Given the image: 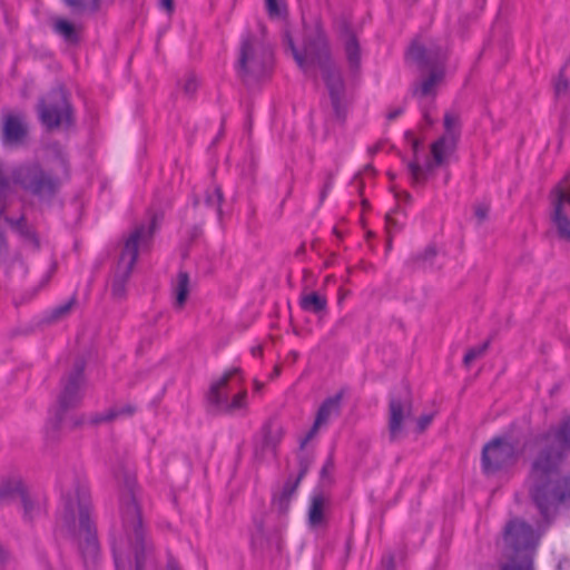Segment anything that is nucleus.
<instances>
[{"label":"nucleus","mask_w":570,"mask_h":570,"mask_svg":"<svg viewBox=\"0 0 570 570\" xmlns=\"http://www.w3.org/2000/svg\"><path fill=\"white\" fill-rule=\"evenodd\" d=\"M538 441L542 445L530 461L525 488L541 519L550 524L561 507L570 508V473H562L570 452V415Z\"/></svg>","instance_id":"f257e3e1"},{"label":"nucleus","mask_w":570,"mask_h":570,"mask_svg":"<svg viewBox=\"0 0 570 570\" xmlns=\"http://www.w3.org/2000/svg\"><path fill=\"white\" fill-rule=\"evenodd\" d=\"M120 483L119 527L112 532V553L117 570H126L135 562V570H144L147 558L154 550L153 541L144 522L141 507L136 498L137 481L134 473L120 464L115 472Z\"/></svg>","instance_id":"f03ea898"},{"label":"nucleus","mask_w":570,"mask_h":570,"mask_svg":"<svg viewBox=\"0 0 570 570\" xmlns=\"http://www.w3.org/2000/svg\"><path fill=\"white\" fill-rule=\"evenodd\" d=\"M62 512L61 519L73 544L83 561L86 568L95 566L100 553L97 528L91 520V497L86 484L78 480L75 482L73 492H61Z\"/></svg>","instance_id":"7ed1b4c3"},{"label":"nucleus","mask_w":570,"mask_h":570,"mask_svg":"<svg viewBox=\"0 0 570 570\" xmlns=\"http://www.w3.org/2000/svg\"><path fill=\"white\" fill-rule=\"evenodd\" d=\"M302 53L306 59V67L301 69L309 76H315V67L320 69L334 116L340 122H344L347 116L346 85L341 68L332 59L326 36L321 29L306 37Z\"/></svg>","instance_id":"20e7f679"},{"label":"nucleus","mask_w":570,"mask_h":570,"mask_svg":"<svg viewBox=\"0 0 570 570\" xmlns=\"http://www.w3.org/2000/svg\"><path fill=\"white\" fill-rule=\"evenodd\" d=\"M163 220V214L153 213L148 225L140 223L125 238L117 268L111 283V295L116 299L126 296V284L137 263L139 248L148 247Z\"/></svg>","instance_id":"39448f33"},{"label":"nucleus","mask_w":570,"mask_h":570,"mask_svg":"<svg viewBox=\"0 0 570 570\" xmlns=\"http://www.w3.org/2000/svg\"><path fill=\"white\" fill-rule=\"evenodd\" d=\"M406 56L415 62L421 71H429V75L422 81L413 85L412 94L420 97L435 96L436 87L445 77L449 59L448 47L436 41L424 45L413 40Z\"/></svg>","instance_id":"423d86ee"},{"label":"nucleus","mask_w":570,"mask_h":570,"mask_svg":"<svg viewBox=\"0 0 570 570\" xmlns=\"http://www.w3.org/2000/svg\"><path fill=\"white\" fill-rule=\"evenodd\" d=\"M86 364L87 362L82 356L76 357L70 371L61 377V392L58 395L57 407L47 430V434L51 439H57L67 412L81 404L82 389L86 385Z\"/></svg>","instance_id":"0eeeda50"},{"label":"nucleus","mask_w":570,"mask_h":570,"mask_svg":"<svg viewBox=\"0 0 570 570\" xmlns=\"http://www.w3.org/2000/svg\"><path fill=\"white\" fill-rule=\"evenodd\" d=\"M274 61L273 50L253 33H247L240 42L236 62L237 76L244 83L257 81L267 76Z\"/></svg>","instance_id":"6e6552de"},{"label":"nucleus","mask_w":570,"mask_h":570,"mask_svg":"<svg viewBox=\"0 0 570 570\" xmlns=\"http://www.w3.org/2000/svg\"><path fill=\"white\" fill-rule=\"evenodd\" d=\"M12 180L24 191L46 203H51L61 187L60 178L45 170L37 163L14 169Z\"/></svg>","instance_id":"1a4fd4ad"},{"label":"nucleus","mask_w":570,"mask_h":570,"mask_svg":"<svg viewBox=\"0 0 570 570\" xmlns=\"http://www.w3.org/2000/svg\"><path fill=\"white\" fill-rule=\"evenodd\" d=\"M37 112L39 120L48 130L70 128L75 125L73 108L62 86L52 88L39 99Z\"/></svg>","instance_id":"9d476101"},{"label":"nucleus","mask_w":570,"mask_h":570,"mask_svg":"<svg viewBox=\"0 0 570 570\" xmlns=\"http://www.w3.org/2000/svg\"><path fill=\"white\" fill-rule=\"evenodd\" d=\"M518 441H512L508 434L490 440L482 448L481 468L490 475L513 466L519 459Z\"/></svg>","instance_id":"9b49d317"},{"label":"nucleus","mask_w":570,"mask_h":570,"mask_svg":"<svg viewBox=\"0 0 570 570\" xmlns=\"http://www.w3.org/2000/svg\"><path fill=\"white\" fill-rule=\"evenodd\" d=\"M503 541L505 547L514 553L510 558H517L518 560L521 556L532 557V551L537 544L533 528L519 518L507 522L503 530Z\"/></svg>","instance_id":"f8f14e48"},{"label":"nucleus","mask_w":570,"mask_h":570,"mask_svg":"<svg viewBox=\"0 0 570 570\" xmlns=\"http://www.w3.org/2000/svg\"><path fill=\"white\" fill-rule=\"evenodd\" d=\"M552 204L551 222L557 228L559 238L570 242V218L564 206L570 207V171L550 191Z\"/></svg>","instance_id":"ddd939ff"},{"label":"nucleus","mask_w":570,"mask_h":570,"mask_svg":"<svg viewBox=\"0 0 570 570\" xmlns=\"http://www.w3.org/2000/svg\"><path fill=\"white\" fill-rule=\"evenodd\" d=\"M412 416V396L409 385L400 394H391L389 400L387 431L391 442H396L404 434V422Z\"/></svg>","instance_id":"4468645a"},{"label":"nucleus","mask_w":570,"mask_h":570,"mask_svg":"<svg viewBox=\"0 0 570 570\" xmlns=\"http://www.w3.org/2000/svg\"><path fill=\"white\" fill-rule=\"evenodd\" d=\"M453 155L451 151H446L444 148L432 144L431 145V159H428L424 167L419 163V159H412L407 164V169L411 175L413 185L424 184L428 175L433 173L435 168L443 167L449 164V158Z\"/></svg>","instance_id":"2eb2a0df"},{"label":"nucleus","mask_w":570,"mask_h":570,"mask_svg":"<svg viewBox=\"0 0 570 570\" xmlns=\"http://www.w3.org/2000/svg\"><path fill=\"white\" fill-rule=\"evenodd\" d=\"M240 372L239 367H233L210 385L206 394L208 411L210 413H225V403H229L230 401L226 390L228 382L232 377L239 375Z\"/></svg>","instance_id":"dca6fc26"},{"label":"nucleus","mask_w":570,"mask_h":570,"mask_svg":"<svg viewBox=\"0 0 570 570\" xmlns=\"http://www.w3.org/2000/svg\"><path fill=\"white\" fill-rule=\"evenodd\" d=\"M444 134L433 144L446 151L455 153L461 136L460 117L453 112H445L443 118Z\"/></svg>","instance_id":"f3484780"},{"label":"nucleus","mask_w":570,"mask_h":570,"mask_svg":"<svg viewBox=\"0 0 570 570\" xmlns=\"http://www.w3.org/2000/svg\"><path fill=\"white\" fill-rule=\"evenodd\" d=\"M28 135V128L19 116L6 115L2 121V144L17 146L23 142Z\"/></svg>","instance_id":"a211bd4d"},{"label":"nucleus","mask_w":570,"mask_h":570,"mask_svg":"<svg viewBox=\"0 0 570 570\" xmlns=\"http://www.w3.org/2000/svg\"><path fill=\"white\" fill-rule=\"evenodd\" d=\"M342 33L345 36V53L351 72L356 73L361 67V48L356 35L350 24L344 22Z\"/></svg>","instance_id":"6ab92c4d"},{"label":"nucleus","mask_w":570,"mask_h":570,"mask_svg":"<svg viewBox=\"0 0 570 570\" xmlns=\"http://www.w3.org/2000/svg\"><path fill=\"white\" fill-rule=\"evenodd\" d=\"M330 508V498L323 492L314 493L311 497L308 507V523L312 528L326 524V511Z\"/></svg>","instance_id":"aec40b11"},{"label":"nucleus","mask_w":570,"mask_h":570,"mask_svg":"<svg viewBox=\"0 0 570 570\" xmlns=\"http://www.w3.org/2000/svg\"><path fill=\"white\" fill-rule=\"evenodd\" d=\"M301 481L297 479H288L282 490L275 493L273 497L272 504L278 511L279 514H286L289 509L291 500L296 492Z\"/></svg>","instance_id":"412c9836"},{"label":"nucleus","mask_w":570,"mask_h":570,"mask_svg":"<svg viewBox=\"0 0 570 570\" xmlns=\"http://www.w3.org/2000/svg\"><path fill=\"white\" fill-rule=\"evenodd\" d=\"M342 399L343 391H340L335 395L330 396L323 401L316 413V425L326 424L332 414H340Z\"/></svg>","instance_id":"4be33fe9"},{"label":"nucleus","mask_w":570,"mask_h":570,"mask_svg":"<svg viewBox=\"0 0 570 570\" xmlns=\"http://www.w3.org/2000/svg\"><path fill=\"white\" fill-rule=\"evenodd\" d=\"M56 33L61 36L68 45H78L80 42V28L76 27L67 19H57L53 24Z\"/></svg>","instance_id":"5701e85b"},{"label":"nucleus","mask_w":570,"mask_h":570,"mask_svg":"<svg viewBox=\"0 0 570 570\" xmlns=\"http://www.w3.org/2000/svg\"><path fill=\"white\" fill-rule=\"evenodd\" d=\"M284 435L283 426L276 423L275 421H268L263 426V443L264 448L271 449L273 451L276 450L277 445L282 441Z\"/></svg>","instance_id":"b1692460"},{"label":"nucleus","mask_w":570,"mask_h":570,"mask_svg":"<svg viewBox=\"0 0 570 570\" xmlns=\"http://www.w3.org/2000/svg\"><path fill=\"white\" fill-rule=\"evenodd\" d=\"M4 222L19 234L22 238L35 243L39 246V240L35 229L27 223L26 216L22 215L18 219L6 216Z\"/></svg>","instance_id":"393cba45"},{"label":"nucleus","mask_w":570,"mask_h":570,"mask_svg":"<svg viewBox=\"0 0 570 570\" xmlns=\"http://www.w3.org/2000/svg\"><path fill=\"white\" fill-rule=\"evenodd\" d=\"M301 308L314 314H320L326 311L327 299L325 296L320 295L316 292L303 295L299 301Z\"/></svg>","instance_id":"a878e982"},{"label":"nucleus","mask_w":570,"mask_h":570,"mask_svg":"<svg viewBox=\"0 0 570 570\" xmlns=\"http://www.w3.org/2000/svg\"><path fill=\"white\" fill-rule=\"evenodd\" d=\"M72 13L78 16L95 14L100 10L101 0H63Z\"/></svg>","instance_id":"bb28decb"},{"label":"nucleus","mask_w":570,"mask_h":570,"mask_svg":"<svg viewBox=\"0 0 570 570\" xmlns=\"http://www.w3.org/2000/svg\"><path fill=\"white\" fill-rule=\"evenodd\" d=\"M569 62H567L559 71L554 80V95L557 98H570V75H568Z\"/></svg>","instance_id":"cd10ccee"},{"label":"nucleus","mask_w":570,"mask_h":570,"mask_svg":"<svg viewBox=\"0 0 570 570\" xmlns=\"http://www.w3.org/2000/svg\"><path fill=\"white\" fill-rule=\"evenodd\" d=\"M189 294V275L187 272L178 273V282L175 287L176 302L175 305L177 307H183L187 301Z\"/></svg>","instance_id":"c85d7f7f"},{"label":"nucleus","mask_w":570,"mask_h":570,"mask_svg":"<svg viewBox=\"0 0 570 570\" xmlns=\"http://www.w3.org/2000/svg\"><path fill=\"white\" fill-rule=\"evenodd\" d=\"M438 255V247L435 244H430L422 253H417L411 258V263L417 267L432 266Z\"/></svg>","instance_id":"c756f323"},{"label":"nucleus","mask_w":570,"mask_h":570,"mask_svg":"<svg viewBox=\"0 0 570 570\" xmlns=\"http://www.w3.org/2000/svg\"><path fill=\"white\" fill-rule=\"evenodd\" d=\"M23 484L20 480H3L0 482V503L19 495Z\"/></svg>","instance_id":"7c9ffc66"},{"label":"nucleus","mask_w":570,"mask_h":570,"mask_svg":"<svg viewBox=\"0 0 570 570\" xmlns=\"http://www.w3.org/2000/svg\"><path fill=\"white\" fill-rule=\"evenodd\" d=\"M19 497L23 508V518L26 521L31 523L33 519L40 513V508L36 505L35 502L30 499L24 487L20 491Z\"/></svg>","instance_id":"2f4dec72"},{"label":"nucleus","mask_w":570,"mask_h":570,"mask_svg":"<svg viewBox=\"0 0 570 570\" xmlns=\"http://www.w3.org/2000/svg\"><path fill=\"white\" fill-rule=\"evenodd\" d=\"M224 200V194L220 187L216 186L213 191L206 193L205 203L207 206L215 208L219 218L223 216L222 204Z\"/></svg>","instance_id":"473e14b6"},{"label":"nucleus","mask_w":570,"mask_h":570,"mask_svg":"<svg viewBox=\"0 0 570 570\" xmlns=\"http://www.w3.org/2000/svg\"><path fill=\"white\" fill-rule=\"evenodd\" d=\"M500 570H534L532 557L521 556L519 560L510 558V561L504 563Z\"/></svg>","instance_id":"72a5a7b5"},{"label":"nucleus","mask_w":570,"mask_h":570,"mask_svg":"<svg viewBox=\"0 0 570 570\" xmlns=\"http://www.w3.org/2000/svg\"><path fill=\"white\" fill-rule=\"evenodd\" d=\"M283 42L286 46V48L288 50H291L292 56H293L294 60L296 61V63L298 65V67L299 68H305L306 67V59L303 56L302 51H299L296 48V46L294 43V40H293V38L291 36V32L288 30H285L284 33H283Z\"/></svg>","instance_id":"f704fd0d"},{"label":"nucleus","mask_w":570,"mask_h":570,"mask_svg":"<svg viewBox=\"0 0 570 570\" xmlns=\"http://www.w3.org/2000/svg\"><path fill=\"white\" fill-rule=\"evenodd\" d=\"M76 303V297H71L68 302L55 307L48 318V322H56L68 315Z\"/></svg>","instance_id":"c9c22d12"},{"label":"nucleus","mask_w":570,"mask_h":570,"mask_svg":"<svg viewBox=\"0 0 570 570\" xmlns=\"http://www.w3.org/2000/svg\"><path fill=\"white\" fill-rule=\"evenodd\" d=\"M489 346L490 340H487L482 345L470 348L463 357V364L465 366H470L474 360H476L478 357L482 356L485 353Z\"/></svg>","instance_id":"e433bc0d"},{"label":"nucleus","mask_w":570,"mask_h":570,"mask_svg":"<svg viewBox=\"0 0 570 570\" xmlns=\"http://www.w3.org/2000/svg\"><path fill=\"white\" fill-rule=\"evenodd\" d=\"M246 397L247 391L243 390L238 394H236L229 403H225V413H233L236 410L243 409L246 406Z\"/></svg>","instance_id":"4c0bfd02"},{"label":"nucleus","mask_w":570,"mask_h":570,"mask_svg":"<svg viewBox=\"0 0 570 570\" xmlns=\"http://www.w3.org/2000/svg\"><path fill=\"white\" fill-rule=\"evenodd\" d=\"M312 462H313L312 455H309V454H301V455H298V468H299V471H298V474H297V476L295 479H297L298 481H302L303 478L308 472V470H309V468L312 465Z\"/></svg>","instance_id":"58836bf2"},{"label":"nucleus","mask_w":570,"mask_h":570,"mask_svg":"<svg viewBox=\"0 0 570 570\" xmlns=\"http://www.w3.org/2000/svg\"><path fill=\"white\" fill-rule=\"evenodd\" d=\"M265 543H266V540L264 537L263 523L257 522L256 531L252 534V544L256 548L264 549Z\"/></svg>","instance_id":"ea45409f"},{"label":"nucleus","mask_w":570,"mask_h":570,"mask_svg":"<svg viewBox=\"0 0 570 570\" xmlns=\"http://www.w3.org/2000/svg\"><path fill=\"white\" fill-rule=\"evenodd\" d=\"M115 420V413L110 411V409L108 411H106L105 413H97V414H94L90 419H89V423L92 424V425H99L101 423H107V422H111Z\"/></svg>","instance_id":"a19ab883"},{"label":"nucleus","mask_w":570,"mask_h":570,"mask_svg":"<svg viewBox=\"0 0 570 570\" xmlns=\"http://www.w3.org/2000/svg\"><path fill=\"white\" fill-rule=\"evenodd\" d=\"M266 10L271 18H279L285 10L278 3V0H265Z\"/></svg>","instance_id":"79ce46f5"},{"label":"nucleus","mask_w":570,"mask_h":570,"mask_svg":"<svg viewBox=\"0 0 570 570\" xmlns=\"http://www.w3.org/2000/svg\"><path fill=\"white\" fill-rule=\"evenodd\" d=\"M10 189V180L0 168V203L6 202Z\"/></svg>","instance_id":"37998d69"},{"label":"nucleus","mask_w":570,"mask_h":570,"mask_svg":"<svg viewBox=\"0 0 570 570\" xmlns=\"http://www.w3.org/2000/svg\"><path fill=\"white\" fill-rule=\"evenodd\" d=\"M334 470V459L333 454H330L323 468L321 469L320 476L322 481L328 480L331 482L330 475Z\"/></svg>","instance_id":"c03bdc74"},{"label":"nucleus","mask_w":570,"mask_h":570,"mask_svg":"<svg viewBox=\"0 0 570 570\" xmlns=\"http://www.w3.org/2000/svg\"><path fill=\"white\" fill-rule=\"evenodd\" d=\"M110 411L115 413V419H117L119 416H131L136 412V407L131 404H126L111 407Z\"/></svg>","instance_id":"a18cd8bd"},{"label":"nucleus","mask_w":570,"mask_h":570,"mask_svg":"<svg viewBox=\"0 0 570 570\" xmlns=\"http://www.w3.org/2000/svg\"><path fill=\"white\" fill-rule=\"evenodd\" d=\"M433 417H434V413L422 414L416 420V432L423 433L428 429V426L431 424V422L433 421Z\"/></svg>","instance_id":"49530a36"},{"label":"nucleus","mask_w":570,"mask_h":570,"mask_svg":"<svg viewBox=\"0 0 570 570\" xmlns=\"http://www.w3.org/2000/svg\"><path fill=\"white\" fill-rule=\"evenodd\" d=\"M197 88H198L197 79L194 75H190L184 85V88H183L184 92L187 96L191 97L196 92Z\"/></svg>","instance_id":"de8ad7c7"},{"label":"nucleus","mask_w":570,"mask_h":570,"mask_svg":"<svg viewBox=\"0 0 570 570\" xmlns=\"http://www.w3.org/2000/svg\"><path fill=\"white\" fill-rule=\"evenodd\" d=\"M490 210V206L488 204H478L474 207V215L478 218L479 223H483L488 218V214Z\"/></svg>","instance_id":"09e8293b"},{"label":"nucleus","mask_w":570,"mask_h":570,"mask_svg":"<svg viewBox=\"0 0 570 570\" xmlns=\"http://www.w3.org/2000/svg\"><path fill=\"white\" fill-rule=\"evenodd\" d=\"M380 570H395V557L393 553L383 556Z\"/></svg>","instance_id":"8fccbe9b"},{"label":"nucleus","mask_w":570,"mask_h":570,"mask_svg":"<svg viewBox=\"0 0 570 570\" xmlns=\"http://www.w3.org/2000/svg\"><path fill=\"white\" fill-rule=\"evenodd\" d=\"M385 226L387 234H391L396 230H401L402 226L397 223L396 219L392 217L391 214H386L385 216Z\"/></svg>","instance_id":"3c124183"},{"label":"nucleus","mask_w":570,"mask_h":570,"mask_svg":"<svg viewBox=\"0 0 570 570\" xmlns=\"http://www.w3.org/2000/svg\"><path fill=\"white\" fill-rule=\"evenodd\" d=\"M321 425H316V422L314 421V424L313 426L311 428V430L307 432V434L305 435V438L301 441V444H299V449L303 450L306 444L315 436V434L317 433L318 429H320Z\"/></svg>","instance_id":"603ef678"},{"label":"nucleus","mask_w":570,"mask_h":570,"mask_svg":"<svg viewBox=\"0 0 570 570\" xmlns=\"http://www.w3.org/2000/svg\"><path fill=\"white\" fill-rule=\"evenodd\" d=\"M56 157L65 173L66 176H69V161L66 155L61 150H57Z\"/></svg>","instance_id":"864d4df0"},{"label":"nucleus","mask_w":570,"mask_h":570,"mask_svg":"<svg viewBox=\"0 0 570 570\" xmlns=\"http://www.w3.org/2000/svg\"><path fill=\"white\" fill-rule=\"evenodd\" d=\"M10 560V552L0 543V568H3Z\"/></svg>","instance_id":"5fc2aeb1"},{"label":"nucleus","mask_w":570,"mask_h":570,"mask_svg":"<svg viewBox=\"0 0 570 570\" xmlns=\"http://www.w3.org/2000/svg\"><path fill=\"white\" fill-rule=\"evenodd\" d=\"M407 137H411V147H412V150H413V159H419L417 158V153L420 150V147H421V141L416 138H413L411 132H407L406 134Z\"/></svg>","instance_id":"6e6d98bb"},{"label":"nucleus","mask_w":570,"mask_h":570,"mask_svg":"<svg viewBox=\"0 0 570 570\" xmlns=\"http://www.w3.org/2000/svg\"><path fill=\"white\" fill-rule=\"evenodd\" d=\"M85 415H79V416H76V417H72L70 420V429L73 430V429H77L79 426H81L83 423H85Z\"/></svg>","instance_id":"4d7b16f0"},{"label":"nucleus","mask_w":570,"mask_h":570,"mask_svg":"<svg viewBox=\"0 0 570 570\" xmlns=\"http://www.w3.org/2000/svg\"><path fill=\"white\" fill-rule=\"evenodd\" d=\"M403 111H404L403 107L395 108V109L389 111V114L386 115V118L390 121L394 120L399 116H401L403 114Z\"/></svg>","instance_id":"13d9d810"},{"label":"nucleus","mask_w":570,"mask_h":570,"mask_svg":"<svg viewBox=\"0 0 570 570\" xmlns=\"http://www.w3.org/2000/svg\"><path fill=\"white\" fill-rule=\"evenodd\" d=\"M160 7L164 8L168 13L174 11V0H160Z\"/></svg>","instance_id":"bf43d9fd"},{"label":"nucleus","mask_w":570,"mask_h":570,"mask_svg":"<svg viewBox=\"0 0 570 570\" xmlns=\"http://www.w3.org/2000/svg\"><path fill=\"white\" fill-rule=\"evenodd\" d=\"M332 183H333V174L332 173H328L327 174V178H326V181L324 184V187L323 188H326L327 190L331 189L332 187Z\"/></svg>","instance_id":"052dcab7"},{"label":"nucleus","mask_w":570,"mask_h":570,"mask_svg":"<svg viewBox=\"0 0 570 570\" xmlns=\"http://www.w3.org/2000/svg\"><path fill=\"white\" fill-rule=\"evenodd\" d=\"M167 570H180L177 562L174 559L168 560Z\"/></svg>","instance_id":"680f3d73"},{"label":"nucleus","mask_w":570,"mask_h":570,"mask_svg":"<svg viewBox=\"0 0 570 570\" xmlns=\"http://www.w3.org/2000/svg\"><path fill=\"white\" fill-rule=\"evenodd\" d=\"M252 354H253L254 356H262V354H263V348H262V346H259V345L254 346V347L252 348Z\"/></svg>","instance_id":"e2e57ef3"},{"label":"nucleus","mask_w":570,"mask_h":570,"mask_svg":"<svg viewBox=\"0 0 570 570\" xmlns=\"http://www.w3.org/2000/svg\"><path fill=\"white\" fill-rule=\"evenodd\" d=\"M380 148H381V144H376L368 148V154L371 156H374L380 150Z\"/></svg>","instance_id":"0e129e2a"},{"label":"nucleus","mask_w":570,"mask_h":570,"mask_svg":"<svg viewBox=\"0 0 570 570\" xmlns=\"http://www.w3.org/2000/svg\"><path fill=\"white\" fill-rule=\"evenodd\" d=\"M305 250H306V248H305V244H301V245L298 246V248L296 249V252H295V256L304 255V254H305Z\"/></svg>","instance_id":"69168bd1"},{"label":"nucleus","mask_w":570,"mask_h":570,"mask_svg":"<svg viewBox=\"0 0 570 570\" xmlns=\"http://www.w3.org/2000/svg\"><path fill=\"white\" fill-rule=\"evenodd\" d=\"M263 386H264V384L261 383L259 381H257V380L254 381V390H255V392H261L263 390Z\"/></svg>","instance_id":"338daca9"},{"label":"nucleus","mask_w":570,"mask_h":570,"mask_svg":"<svg viewBox=\"0 0 570 570\" xmlns=\"http://www.w3.org/2000/svg\"><path fill=\"white\" fill-rule=\"evenodd\" d=\"M281 374V366L276 365L274 367L273 373L271 374V379L277 377Z\"/></svg>","instance_id":"774afa93"}]
</instances>
